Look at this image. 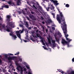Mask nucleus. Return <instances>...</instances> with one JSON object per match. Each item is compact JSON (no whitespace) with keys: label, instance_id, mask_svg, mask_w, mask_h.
<instances>
[{"label":"nucleus","instance_id":"e433bc0d","mask_svg":"<svg viewBox=\"0 0 74 74\" xmlns=\"http://www.w3.org/2000/svg\"><path fill=\"white\" fill-rule=\"evenodd\" d=\"M48 0H42V1H43V3H44L45 1H48Z\"/></svg>","mask_w":74,"mask_h":74},{"label":"nucleus","instance_id":"c03bdc74","mask_svg":"<svg viewBox=\"0 0 74 74\" xmlns=\"http://www.w3.org/2000/svg\"><path fill=\"white\" fill-rule=\"evenodd\" d=\"M43 48H44V49H47V48L45 47V46H43Z\"/></svg>","mask_w":74,"mask_h":74},{"label":"nucleus","instance_id":"13d9d810","mask_svg":"<svg viewBox=\"0 0 74 74\" xmlns=\"http://www.w3.org/2000/svg\"><path fill=\"white\" fill-rule=\"evenodd\" d=\"M27 40H29V39L27 37H26L25 38Z\"/></svg>","mask_w":74,"mask_h":74},{"label":"nucleus","instance_id":"cd10ccee","mask_svg":"<svg viewBox=\"0 0 74 74\" xmlns=\"http://www.w3.org/2000/svg\"><path fill=\"white\" fill-rule=\"evenodd\" d=\"M5 8H9V6H8V5H5Z\"/></svg>","mask_w":74,"mask_h":74},{"label":"nucleus","instance_id":"ea45409f","mask_svg":"<svg viewBox=\"0 0 74 74\" xmlns=\"http://www.w3.org/2000/svg\"><path fill=\"white\" fill-rule=\"evenodd\" d=\"M54 36L55 37V38H57V37H56L57 36L56 34H55L54 35Z\"/></svg>","mask_w":74,"mask_h":74},{"label":"nucleus","instance_id":"412c9836","mask_svg":"<svg viewBox=\"0 0 74 74\" xmlns=\"http://www.w3.org/2000/svg\"><path fill=\"white\" fill-rule=\"evenodd\" d=\"M50 9V7H47L46 8V9L47 11H49V10Z\"/></svg>","mask_w":74,"mask_h":74},{"label":"nucleus","instance_id":"dca6fc26","mask_svg":"<svg viewBox=\"0 0 74 74\" xmlns=\"http://www.w3.org/2000/svg\"><path fill=\"white\" fill-rule=\"evenodd\" d=\"M48 22L49 23H52V21L51 19H48Z\"/></svg>","mask_w":74,"mask_h":74},{"label":"nucleus","instance_id":"f03ea898","mask_svg":"<svg viewBox=\"0 0 74 74\" xmlns=\"http://www.w3.org/2000/svg\"><path fill=\"white\" fill-rule=\"evenodd\" d=\"M12 23L11 22H8L7 23V25L6 26V27H7V29L6 31L8 32H10V29H11V27H12Z\"/></svg>","mask_w":74,"mask_h":74},{"label":"nucleus","instance_id":"09e8293b","mask_svg":"<svg viewBox=\"0 0 74 74\" xmlns=\"http://www.w3.org/2000/svg\"><path fill=\"white\" fill-rule=\"evenodd\" d=\"M24 71H26V69L24 68Z\"/></svg>","mask_w":74,"mask_h":74},{"label":"nucleus","instance_id":"20e7f679","mask_svg":"<svg viewBox=\"0 0 74 74\" xmlns=\"http://www.w3.org/2000/svg\"><path fill=\"white\" fill-rule=\"evenodd\" d=\"M51 2H53L54 5H58L59 4V3H58V1L56 0H51Z\"/></svg>","mask_w":74,"mask_h":74},{"label":"nucleus","instance_id":"2f4dec72","mask_svg":"<svg viewBox=\"0 0 74 74\" xmlns=\"http://www.w3.org/2000/svg\"><path fill=\"white\" fill-rule=\"evenodd\" d=\"M12 67H13V66H12V64H11L10 65L9 68V69H11V68H12Z\"/></svg>","mask_w":74,"mask_h":74},{"label":"nucleus","instance_id":"9b49d317","mask_svg":"<svg viewBox=\"0 0 74 74\" xmlns=\"http://www.w3.org/2000/svg\"><path fill=\"white\" fill-rule=\"evenodd\" d=\"M21 0H18L17 3V4L18 5H20V4H21Z\"/></svg>","mask_w":74,"mask_h":74},{"label":"nucleus","instance_id":"b1692460","mask_svg":"<svg viewBox=\"0 0 74 74\" xmlns=\"http://www.w3.org/2000/svg\"><path fill=\"white\" fill-rule=\"evenodd\" d=\"M41 41L42 42V43L43 44V45H44V40H43V38L42 37H41Z\"/></svg>","mask_w":74,"mask_h":74},{"label":"nucleus","instance_id":"4468645a","mask_svg":"<svg viewBox=\"0 0 74 74\" xmlns=\"http://www.w3.org/2000/svg\"><path fill=\"white\" fill-rule=\"evenodd\" d=\"M47 40H48V41L49 44H51V39H50V38H47Z\"/></svg>","mask_w":74,"mask_h":74},{"label":"nucleus","instance_id":"864d4df0","mask_svg":"<svg viewBox=\"0 0 74 74\" xmlns=\"http://www.w3.org/2000/svg\"><path fill=\"white\" fill-rule=\"evenodd\" d=\"M29 17L30 18H32V16L31 15H29Z\"/></svg>","mask_w":74,"mask_h":74},{"label":"nucleus","instance_id":"aec40b11","mask_svg":"<svg viewBox=\"0 0 74 74\" xmlns=\"http://www.w3.org/2000/svg\"><path fill=\"white\" fill-rule=\"evenodd\" d=\"M51 42L53 44H56L55 43V42H56V40H52Z\"/></svg>","mask_w":74,"mask_h":74},{"label":"nucleus","instance_id":"5fc2aeb1","mask_svg":"<svg viewBox=\"0 0 74 74\" xmlns=\"http://www.w3.org/2000/svg\"><path fill=\"white\" fill-rule=\"evenodd\" d=\"M19 60L20 61H22V59L19 58Z\"/></svg>","mask_w":74,"mask_h":74},{"label":"nucleus","instance_id":"5701e85b","mask_svg":"<svg viewBox=\"0 0 74 74\" xmlns=\"http://www.w3.org/2000/svg\"><path fill=\"white\" fill-rule=\"evenodd\" d=\"M36 36L38 37H41V36L40 35V34H36Z\"/></svg>","mask_w":74,"mask_h":74},{"label":"nucleus","instance_id":"8fccbe9b","mask_svg":"<svg viewBox=\"0 0 74 74\" xmlns=\"http://www.w3.org/2000/svg\"><path fill=\"white\" fill-rule=\"evenodd\" d=\"M0 21H2V18H1V17L0 16Z\"/></svg>","mask_w":74,"mask_h":74},{"label":"nucleus","instance_id":"69168bd1","mask_svg":"<svg viewBox=\"0 0 74 74\" xmlns=\"http://www.w3.org/2000/svg\"><path fill=\"white\" fill-rule=\"evenodd\" d=\"M38 29H37L36 31V33H38Z\"/></svg>","mask_w":74,"mask_h":74},{"label":"nucleus","instance_id":"58836bf2","mask_svg":"<svg viewBox=\"0 0 74 74\" xmlns=\"http://www.w3.org/2000/svg\"><path fill=\"white\" fill-rule=\"evenodd\" d=\"M4 5H2V8H5V4H4Z\"/></svg>","mask_w":74,"mask_h":74},{"label":"nucleus","instance_id":"774afa93","mask_svg":"<svg viewBox=\"0 0 74 74\" xmlns=\"http://www.w3.org/2000/svg\"><path fill=\"white\" fill-rule=\"evenodd\" d=\"M31 29H32V28H31V27H30L28 29H29V30H30Z\"/></svg>","mask_w":74,"mask_h":74},{"label":"nucleus","instance_id":"7ed1b4c3","mask_svg":"<svg viewBox=\"0 0 74 74\" xmlns=\"http://www.w3.org/2000/svg\"><path fill=\"white\" fill-rule=\"evenodd\" d=\"M8 55H7V54L5 55V58H7L8 60H12V57H8Z\"/></svg>","mask_w":74,"mask_h":74},{"label":"nucleus","instance_id":"e2e57ef3","mask_svg":"<svg viewBox=\"0 0 74 74\" xmlns=\"http://www.w3.org/2000/svg\"><path fill=\"white\" fill-rule=\"evenodd\" d=\"M46 33H48V29H46Z\"/></svg>","mask_w":74,"mask_h":74},{"label":"nucleus","instance_id":"f704fd0d","mask_svg":"<svg viewBox=\"0 0 74 74\" xmlns=\"http://www.w3.org/2000/svg\"><path fill=\"white\" fill-rule=\"evenodd\" d=\"M26 67L27 68V69H30V67L27 66H26Z\"/></svg>","mask_w":74,"mask_h":74},{"label":"nucleus","instance_id":"338daca9","mask_svg":"<svg viewBox=\"0 0 74 74\" xmlns=\"http://www.w3.org/2000/svg\"><path fill=\"white\" fill-rule=\"evenodd\" d=\"M61 71H62L61 70H60V69L58 70V71H59V72H61Z\"/></svg>","mask_w":74,"mask_h":74},{"label":"nucleus","instance_id":"423d86ee","mask_svg":"<svg viewBox=\"0 0 74 74\" xmlns=\"http://www.w3.org/2000/svg\"><path fill=\"white\" fill-rule=\"evenodd\" d=\"M68 42V41H66L64 39H62V43L63 44H67Z\"/></svg>","mask_w":74,"mask_h":74},{"label":"nucleus","instance_id":"4d7b16f0","mask_svg":"<svg viewBox=\"0 0 74 74\" xmlns=\"http://www.w3.org/2000/svg\"><path fill=\"white\" fill-rule=\"evenodd\" d=\"M17 69L18 71H19V68L18 67H17Z\"/></svg>","mask_w":74,"mask_h":74},{"label":"nucleus","instance_id":"2eb2a0df","mask_svg":"<svg viewBox=\"0 0 74 74\" xmlns=\"http://www.w3.org/2000/svg\"><path fill=\"white\" fill-rule=\"evenodd\" d=\"M56 40V41L59 43V38H55Z\"/></svg>","mask_w":74,"mask_h":74},{"label":"nucleus","instance_id":"4be33fe9","mask_svg":"<svg viewBox=\"0 0 74 74\" xmlns=\"http://www.w3.org/2000/svg\"><path fill=\"white\" fill-rule=\"evenodd\" d=\"M53 48H55L56 47V44L54 43L52 44Z\"/></svg>","mask_w":74,"mask_h":74},{"label":"nucleus","instance_id":"3c124183","mask_svg":"<svg viewBox=\"0 0 74 74\" xmlns=\"http://www.w3.org/2000/svg\"><path fill=\"white\" fill-rule=\"evenodd\" d=\"M61 73H62V74H64V71H61Z\"/></svg>","mask_w":74,"mask_h":74},{"label":"nucleus","instance_id":"c85d7f7f","mask_svg":"<svg viewBox=\"0 0 74 74\" xmlns=\"http://www.w3.org/2000/svg\"><path fill=\"white\" fill-rule=\"evenodd\" d=\"M21 30H19V31H17L16 32V34H19V33H20V32H21Z\"/></svg>","mask_w":74,"mask_h":74},{"label":"nucleus","instance_id":"a18cd8bd","mask_svg":"<svg viewBox=\"0 0 74 74\" xmlns=\"http://www.w3.org/2000/svg\"><path fill=\"white\" fill-rule=\"evenodd\" d=\"M31 13L32 14H34V12L33 11L31 12Z\"/></svg>","mask_w":74,"mask_h":74},{"label":"nucleus","instance_id":"c9c22d12","mask_svg":"<svg viewBox=\"0 0 74 74\" xmlns=\"http://www.w3.org/2000/svg\"><path fill=\"white\" fill-rule=\"evenodd\" d=\"M30 14V12H28L27 13V14H27V15H29V14Z\"/></svg>","mask_w":74,"mask_h":74},{"label":"nucleus","instance_id":"f257e3e1","mask_svg":"<svg viewBox=\"0 0 74 74\" xmlns=\"http://www.w3.org/2000/svg\"><path fill=\"white\" fill-rule=\"evenodd\" d=\"M58 10L59 12H60V14L61 17V19L62 20V21H64L62 24L61 23V26L63 31V33H64L65 36V37L66 38H68L67 37H69V35L67 34V25L66 24V22L64 21L65 20L64 19V16H63V15L62 14V12H60V11L59 9H58Z\"/></svg>","mask_w":74,"mask_h":74},{"label":"nucleus","instance_id":"473e14b6","mask_svg":"<svg viewBox=\"0 0 74 74\" xmlns=\"http://www.w3.org/2000/svg\"><path fill=\"white\" fill-rule=\"evenodd\" d=\"M3 71L4 73H6V72H7V70L5 69H3Z\"/></svg>","mask_w":74,"mask_h":74},{"label":"nucleus","instance_id":"49530a36","mask_svg":"<svg viewBox=\"0 0 74 74\" xmlns=\"http://www.w3.org/2000/svg\"><path fill=\"white\" fill-rule=\"evenodd\" d=\"M23 13V14H25V12L23 10H22Z\"/></svg>","mask_w":74,"mask_h":74},{"label":"nucleus","instance_id":"4c0bfd02","mask_svg":"<svg viewBox=\"0 0 74 74\" xmlns=\"http://www.w3.org/2000/svg\"><path fill=\"white\" fill-rule=\"evenodd\" d=\"M8 55H10L11 56L13 55V54L10 53H8Z\"/></svg>","mask_w":74,"mask_h":74},{"label":"nucleus","instance_id":"680f3d73","mask_svg":"<svg viewBox=\"0 0 74 74\" xmlns=\"http://www.w3.org/2000/svg\"><path fill=\"white\" fill-rule=\"evenodd\" d=\"M21 72H23V69H21Z\"/></svg>","mask_w":74,"mask_h":74},{"label":"nucleus","instance_id":"ddd939ff","mask_svg":"<svg viewBox=\"0 0 74 74\" xmlns=\"http://www.w3.org/2000/svg\"><path fill=\"white\" fill-rule=\"evenodd\" d=\"M66 39L67 41H68V42H70L72 41V39H70L68 38H66Z\"/></svg>","mask_w":74,"mask_h":74},{"label":"nucleus","instance_id":"f8f14e48","mask_svg":"<svg viewBox=\"0 0 74 74\" xmlns=\"http://www.w3.org/2000/svg\"><path fill=\"white\" fill-rule=\"evenodd\" d=\"M24 30H25V31H26V30H27V29H24V28L23 27V29H22V30L21 31H21H20V33H23L24 31Z\"/></svg>","mask_w":74,"mask_h":74},{"label":"nucleus","instance_id":"6e6d98bb","mask_svg":"<svg viewBox=\"0 0 74 74\" xmlns=\"http://www.w3.org/2000/svg\"><path fill=\"white\" fill-rule=\"evenodd\" d=\"M23 41H24V42H27V41L25 40H23Z\"/></svg>","mask_w":74,"mask_h":74},{"label":"nucleus","instance_id":"a19ab883","mask_svg":"<svg viewBox=\"0 0 74 74\" xmlns=\"http://www.w3.org/2000/svg\"><path fill=\"white\" fill-rule=\"evenodd\" d=\"M52 29H53V30H55V28L54 27H53Z\"/></svg>","mask_w":74,"mask_h":74},{"label":"nucleus","instance_id":"39448f33","mask_svg":"<svg viewBox=\"0 0 74 74\" xmlns=\"http://www.w3.org/2000/svg\"><path fill=\"white\" fill-rule=\"evenodd\" d=\"M57 19L59 23H60H60H61V19L60 18V17H59V14H57Z\"/></svg>","mask_w":74,"mask_h":74},{"label":"nucleus","instance_id":"603ef678","mask_svg":"<svg viewBox=\"0 0 74 74\" xmlns=\"http://www.w3.org/2000/svg\"><path fill=\"white\" fill-rule=\"evenodd\" d=\"M18 55H19V52H17L16 53Z\"/></svg>","mask_w":74,"mask_h":74},{"label":"nucleus","instance_id":"de8ad7c7","mask_svg":"<svg viewBox=\"0 0 74 74\" xmlns=\"http://www.w3.org/2000/svg\"><path fill=\"white\" fill-rule=\"evenodd\" d=\"M2 63V60H1V59L0 58V63Z\"/></svg>","mask_w":74,"mask_h":74},{"label":"nucleus","instance_id":"6e6552de","mask_svg":"<svg viewBox=\"0 0 74 74\" xmlns=\"http://www.w3.org/2000/svg\"><path fill=\"white\" fill-rule=\"evenodd\" d=\"M17 36L19 38H20L21 40V42H22V40L21 38V34H17Z\"/></svg>","mask_w":74,"mask_h":74},{"label":"nucleus","instance_id":"72a5a7b5","mask_svg":"<svg viewBox=\"0 0 74 74\" xmlns=\"http://www.w3.org/2000/svg\"><path fill=\"white\" fill-rule=\"evenodd\" d=\"M30 39L31 40H32V41H35L32 38H30Z\"/></svg>","mask_w":74,"mask_h":74},{"label":"nucleus","instance_id":"c756f323","mask_svg":"<svg viewBox=\"0 0 74 74\" xmlns=\"http://www.w3.org/2000/svg\"><path fill=\"white\" fill-rule=\"evenodd\" d=\"M39 10H41V11H42V8L41 7L39 6Z\"/></svg>","mask_w":74,"mask_h":74},{"label":"nucleus","instance_id":"79ce46f5","mask_svg":"<svg viewBox=\"0 0 74 74\" xmlns=\"http://www.w3.org/2000/svg\"><path fill=\"white\" fill-rule=\"evenodd\" d=\"M73 62H74V58H73L72 60Z\"/></svg>","mask_w":74,"mask_h":74},{"label":"nucleus","instance_id":"f3484780","mask_svg":"<svg viewBox=\"0 0 74 74\" xmlns=\"http://www.w3.org/2000/svg\"><path fill=\"white\" fill-rule=\"evenodd\" d=\"M24 23H25V25H27V27L29 26V24H28V23L27 21H24Z\"/></svg>","mask_w":74,"mask_h":74},{"label":"nucleus","instance_id":"9d476101","mask_svg":"<svg viewBox=\"0 0 74 74\" xmlns=\"http://www.w3.org/2000/svg\"><path fill=\"white\" fill-rule=\"evenodd\" d=\"M7 18H8L7 19V21H10V18H11V16L10 15H7Z\"/></svg>","mask_w":74,"mask_h":74},{"label":"nucleus","instance_id":"1a4fd4ad","mask_svg":"<svg viewBox=\"0 0 74 74\" xmlns=\"http://www.w3.org/2000/svg\"><path fill=\"white\" fill-rule=\"evenodd\" d=\"M8 3L9 5H12V4L14 5V3L12 2V1H10L8 2Z\"/></svg>","mask_w":74,"mask_h":74},{"label":"nucleus","instance_id":"0e129e2a","mask_svg":"<svg viewBox=\"0 0 74 74\" xmlns=\"http://www.w3.org/2000/svg\"><path fill=\"white\" fill-rule=\"evenodd\" d=\"M42 23L43 25H44V24H45V22L44 21L42 22Z\"/></svg>","mask_w":74,"mask_h":74},{"label":"nucleus","instance_id":"bf43d9fd","mask_svg":"<svg viewBox=\"0 0 74 74\" xmlns=\"http://www.w3.org/2000/svg\"><path fill=\"white\" fill-rule=\"evenodd\" d=\"M20 27H23V25H20Z\"/></svg>","mask_w":74,"mask_h":74},{"label":"nucleus","instance_id":"0eeeda50","mask_svg":"<svg viewBox=\"0 0 74 74\" xmlns=\"http://www.w3.org/2000/svg\"><path fill=\"white\" fill-rule=\"evenodd\" d=\"M1 26H2V27L4 29L5 28V25H1V24L0 23V30H2V29H3L1 28Z\"/></svg>","mask_w":74,"mask_h":74},{"label":"nucleus","instance_id":"37998d69","mask_svg":"<svg viewBox=\"0 0 74 74\" xmlns=\"http://www.w3.org/2000/svg\"><path fill=\"white\" fill-rule=\"evenodd\" d=\"M28 74H32V73L30 71H29L28 73Z\"/></svg>","mask_w":74,"mask_h":74},{"label":"nucleus","instance_id":"393cba45","mask_svg":"<svg viewBox=\"0 0 74 74\" xmlns=\"http://www.w3.org/2000/svg\"><path fill=\"white\" fill-rule=\"evenodd\" d=\"M12 60H16V57H12Z\"/></svg>","mask_w":74,"mask_h":74},{"label":"nucleus","instance_id":"a878e982","mask_svg":"<svg viewBox=\"0 0 74 74\" xmlns=\"http://www.w3.org/2000/svg\"><path fill=\"white\" fill-rule=\"evenodd\" d=\"M65 7H67V8H68L69 7H70V5H69V4H67L66 5Z\"/></svg>","mask_w":74,"mask_h":74},{"label":"nucleus","instance_id":"a211bd4d","mask_svg":"<svg viewBox=\"0 0 74 74\" xmlns=\"http://www.w3.org/2000/svg\"><path fill=\"white\" fill-rule=\"evenodd\" d=\"M12 36L13 37H14V40H16V38H17V37H16V35H14V34H13L12 35Z\"/></svg>","mask_w":74,"mask_h":74},{"label":"nucleus","instance_id":"bb28decb","mask_svg":"<svg viewBox=\"0 0 74 74\" xmlns=\"http://www.w3.org/2000/svg\"><path fill=\"white\" fill-rule=\"evenodd\" d=\"M51 14L52 15H53V18H55V14L52 13H51Z\"/></svg>","mask_w":74,"mask_h":74},{"label":"nucleus","instance_id":"052dcab7","mask_svg":"<svg viewBox=\"0 0 74 74\" xmlns=\"http://www.w3.org/2000/svg\"><path fill=\"white\" fill-rule=\"evenodd\" d=\"M41 19H42V20H43L44 18H43V17H42V16H41Z\"/></svg>","mask_w":74,"mask_h":74},{"label":"nucleus","instance_id":"6ab92c4d","mask_svg":"<svg viewBox=\"0 0 74 74\" xmlns=\"http://www.w3.org/2000/svg\"><path fill=\"white\" fill-rule=\"evenodd\" d=\"M51 6L52 7H50V8L51 10H54L53 6L52 5H51Z\"/></svg>","mask_w":74,"mask_h":74},{"label":"nucleus","instance_id":"7c9ffc66","mask_svg":"<svg viewBox=\"0 0 74 74\" xmlns=\"http://www.w3.org/2000/svg\"><path fill=\"white\" fill-rule=\"evenodd\" d=\"M10 36H12V35H13V32L11 31V33L10 34Z\"/></svg>","mask_w":74,"mask_h":74}]
</instances>
